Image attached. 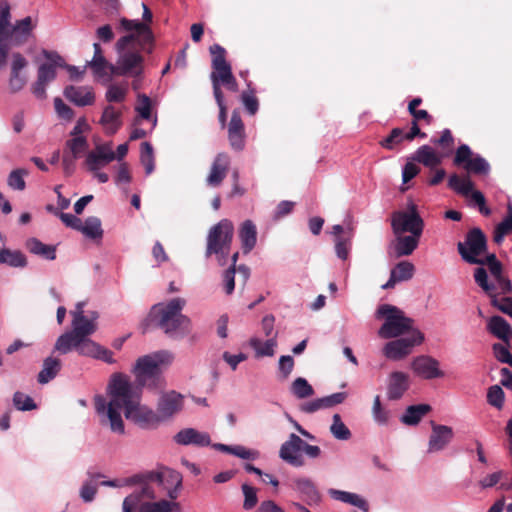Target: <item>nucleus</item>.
I'll return each instance as SVG.
<instances>
[{
	"instance_id": "47",
	"label": "nucleus",
	"mask_w": 512,
	"mask_h": 512,
	"mask_svg": "<svg viewBox=\"0 0 512 512\" xmlns=\"http://www.w3.org/2000/svg\"><path fill=\"white\" fill-rule=\"evenodd\" d=\"M87 474L90 479L83 482L79 494L80 498L85 503H90L95 499L96 493L98 491V484L95 482V479L102 477V474H92L91 472H88Z\"/></svg>"
},
{
	"instance_id": "30",
	"label": "nucleus",
	"mask_w": 512,
	"mask_h": 512,
	"mask_svg": "<svg viewBox=\"0 0 512 512\" xmlns=\"http://www.w3.org/2000/svg\"><path fill=\"white\" fill-rule=\"evenodd\" d=\"M396 239L391 244V248L394 250L396 257H403L411 255L414 250L418 247L421 236L415 235H395Z\"/></svg>"
},
{
	"instance_id": "46",
	"label": "nucleus",
	"mask_w": 512,
	"mask_h": 512,
	"mask_svg": "<svg viewBox=\"0 0 512 512\" xmlns=\"http://www.w3.org/2000/svg\"><path fill=\"white\" fill-rule=\"evenodd\" d=\"M448 187L456 193L463 196H470L474 191V184L469 177L460 178L457 174H452L448 179Z\"/></svg>"
},
{
	"instance_id": "6",
	"label": "nucleus",
	"mask_w": 512,
	"mask_h": 512,
	"mask_svg": "<svg viewBox=\"0 0 512 512\" xmlns=\"http://www.w3.org/2000/svg\"><path fill=\"white\" fill-rule=\"evenodd\" d=\"M377 318H384V323L378 330V335L383 339L397 338L411 330H414V320L407 317L404 312L396 306L382 304L377 308Z\"/></svg>"
},
{
	"instance_id": "22",
	"label": "nucleus",
	"mask_w": 512,
	"mask_h": 512,
	"mask_svg": "<svg viewBox=\"0 0 512 512\" xmlns=\"http://www.w3.org/2000/svg\"><path fill=\"white\" fill-rule=\"evenodd\" d=\"M10 19V5L7 1H2L0 3V68L4 67L7 63V31L11 27Z\"/></svg>"
},
{
	"instance_id": "37",
	"label": "nucleus",
	"mask_w": 512,
	"mask_h": 512,
	"mask_svg": "<svg viewBox=\"0 0 512 512\" xmlns=\"http://www.w3.org/2000/svg\"><path fill=\"white\" fill-rule=\"evenodd\" d=\"M488 331L498 339L508 342L511 334L510 324L501 316L490 317L487 323Z\"/></svg>"
},
{
	"instance_id": "1",
	"label": "nucleus",
	"mask_w": 512,
	"mask_h": 512,
	"mask_svg": "<svg viewBox=\"0 0 512 512\" xmlns=\"http://www.w3.org/2000/svg\"><path fill=\"white\" fill-rule=\"evenodd\" d=\"M173 355L169 351L160 350L137 359L132 372L135 383L124 373L116 372L110 376L107 385L109 401L103 395L94 397L95 410L102 425H109L114 433L124 434L125 425L121 411L127 420L142 429L157 427L159 415L146 405L141 404L143 388L153 392L162 391L166 385L162 374V366L170 364Z\"/></svg>"
},
{
	"instance_id": "16",
	"label": "nucleus",
	"mask_w": 512,
	"mask_h": 512,
	"mask_svg": "<svg viewBox=\"0 0 512 512\" xmlns=\"http://www.w3.org/2000/svg\"><path fill=\"white\" fill-rule=\"evenodd\" d=\"M289 487L308 505L318 504L321 500V494L316 484L309 477H293L290 480Z\"/></svg>"
},
{
	"instance_id": "8",
	"label": "nucleus",
	"mask_w": 512,
	"mask_h": 512,
	"mask_svg": "<svg viewBox=\"0 0 512 512\" xmlns=\"http://www.w3.org/2000/svg\"><path fill=\"white\" fill-rule=\"evenodd\" d=\"M391 227L394 235L409 233L421 236L424 221L417 210V206L413 202H409L406 211H396L392 214Z\"/></svg>"
},
{
	"instance_id": "48",
	"label": "nucleus",
	"mask_w": 512,
	"mask_h": 512,
	"mask_svg": "<svg viewBox=\"0 0 512 512\" xmlns=\"http://www.w3.org/2000/svg\"><path fill=\"white\" fill-rule=\"evenodd\" d=\"M507 211V215L495 227L493 240L496 244L502 243L504 237L512 232V204H508Z\"/></svg>"
},
{
	"instance_id": "31",
	"label": "nucleus",
	"mask_w": 512,
	"mask_h": 512,
	"mask_svg": "<svg viewBox=\"0 0 512 512\" xmlns=\"http://www.w3.org/2000/svg\"><path fill=\"white\" fill-rule=\"evenodd\" d=\"M88 342L79 341V338L68 331L58 337L54 349L61 354H67L75 349L80 355H83L82 348Z\"/></svg>"
},
{
	"instance_id": "52",
	"label": "nucleus",
	"mask_w": 512,
	"mask_h": 512,
	"mask_svg": "<svg viewBox=\"0 0 512 512\" xmlns=\"http://www.w3.org/2000/svg\"><path fill=\"white\" fill-rule=\"evenodd\" d=\"M331 434L338 440H348L351 437V432L348 427L343 423L339 414L333 415V422L330 426Z\"/></svg>"
},
{
	"instance_id": "34",
	"label": "nucleus",
	"mask_w": 512,
	"mask_h": 512,
	"mask_svg": "<svg viewBox=\"0 0 512 512\" xmlns=\"http://www.w3.org/2000/svg\"><path fill=\"white\" fill-rule=\"evenodd\" d=\"M180 504L176 500L160 499L158 501H146L140 504L138 512H178Z\"/></svg>"
},
{
	"instance_id": "33",
	"label": "nucleus",
	"mask_w": 512,
	"mask_h": 512,
	"mask_svg": "<svg viewBox=\"0 0 512 512\" xmlns=\"http://www.w3.org/2000/svg\"><path fill=\"white\" fill-rule=\"evenodd\" d=\"M328 494L333 498L334 500L341 501L343 503L350 504L352 506H355L362 510L363 512L369 511V504L368 502L361 497L360 495L352 492L337 490V489H329Z\"/></svg>"
},
{
	"instance_id": "40",
	"label": "nucleus",
	"mask_w": 512,
	"mask_h": 512,
	"mask_svg": "<svg viewBox=\"0 0 512 512\" xmlns=\"http://www.w3.org/2000/svg\"><path fill=\"white\" fill-rule=\"evenodd\" d=\"M431 411V406L428 404H417L408 406L403 415L400 417V421L408 426L417 425L421 419Z\"/></svg>"
},
{
	"instance_id": "12",
	"label": "nucleus",
	"mask_w": 512,
	"mask_h": 512,
	"mask_svg": "<svg viewBox=\"0 0 512 512\" xmlns=\"http://www.w3.org/2000/svg\"><path fill=\"white\" fill-rule=\"evenodd\" d=\"M212 54V72L210 79L213 87V95H222L221 81L232 74V67L226 61V50L219 44H214L209 48Z\"/></svg>"
},
{
	"instance_id": "45",
	"label": "nucleus",
	"mask_w": 512,
	"mask_h": 512,
	"mask_svg": "<svg viewBox=\"0 0 512 512\" xmlns=\"http://www.w3.org/2000/svg\"><path fill=\"white\" fill-rule=\"evenodd\" d=\"M27 249L35 255L41 256L47 260H54L56 258V249L52 245L42 243L37 238H30L26 242Z\"/></svg>"
},
{
	"instance_id": "21",
	"label": "nucleus",
	"mask_w": 512,
	"mask_h": 512,
	"mask_svg": "<svg viewBox=\"0 0 512 512\" xmlns=\"http://www.w3.org/2000/svg\"><path fill=\"white\" fill-rule=\"evenodd\" d=\"M245 127L240 113L234 110L228 124V140L230 146L235 151H242L245 148Z\"/></svg>"
},
{
	"instance_id": "54",
	"label": "nucleus",
	"mask_w": 512,
	"mask_h": 512,
	"mask_svg": "<svg viewBox=\"0 0 512 512\" xmlns=\"http://www.w3.org/2000/svg\"><path fill=\"white\" fill-rule=\"evenodd\" d=\"M391 273L399 282L408 281L413 277L414 265L408 261H401L396 264Z\"/></svg>"
},
{
	"instance_id": "13",
	"label": "nucleus",
	"mask_w": 512,
	"mask_h": 512,
	"mask_svg": "<svg viewBox=\"0 0 512 512\" xmlns=\"http://www.w3.org/2000/svg\"><path fill=\"white\" fill-rule=\"evenodd\" d=\"M453 163L462 166L468 173L476 175H487L490 172V164L479 154L473 155L467 144L460 145L455 153Z\"/></svg>"
},
{
	"instance_id": "62",
	"label": "nucleus",
	"mask_w": 512,
	"mask_h": 512,
	"mask_svg": "<svg viewBox=\"0 0 512 512\" xmlns=\"http://www.w3.org/2000/svg\"><path fill=\"white\" fill-rule=\"evenodd\" d=\"M506 476L504 471L493 472L479 481V485L482 489L492 488L501 482Z\"/></svg>"
},
{
	"instance_id": "58",
	"label": "nucleus",
	"mask_w": 512,
	"mask_h": 512,
	"mask_svg": "<svg viewBox=\"0 0 512 512\" xmlns=\"http://www.w3.org/2000/svg\"><path fill=\"white\" fill-rule=\"evenodd\" d=\"M241 490L244 496L243 509L251 510L258 503L257 489L247 483L242 484Z\"/></svg>"
},
{
	"instance_id": "23",
	"label": "nucleus",
	"mask_w": 512,
	"mask_h": 512,
	"mask_svg": "<svg viewBox=\"0 0 512 512\" xmlns=\"http://www.w3.org/2000/svg\"><path fill=\"white\" fill-rule=\"evenodd\" d=\"M178 445L207 447L211 445V438L207 432H200L195 428H184L173 437Z\"/></svg>"
},
{
	"instance_id": "14",
	"label": "nucleus",
	"mask_w": 512,
	"mask_h": 512,
	"mask_svg": "<svg viewBox=\"0 0 512 512\" xmlns=\"http://www.w3.org/2000/svg\"><path fill=\"white\" fill-rule=\"evenodd\" d=\"M304 440L295 433H291L288 439L282 443L279 450V457L293 467H303L305 460L301 455Z\"/></svg>"
},
{
	"instance_id": "3",
	"label": "nucleus",
	"mask_w": 512,
	"mask_h": 512,
	"mask_svg": "<svg viewBox=\"0 0 512 512\" xmlns=\"http://www.w3.org/2000/svg\"><path fill=\"white\" fill-rule=\"evenodd\" d=\"M186 304L184 298L175 297L153 305L149 314L151 322L170 339L185 338L192 331L191 319L183 314Z\"/></svg>"
},
{
	"instance_id": "26",
	"label": "nucleus",
	"mask_w": 512,
	"mask_h": 512,
	"mask_svg": "<svg viewBox=\"0 0 512 512\" xmlns=\"http://www.w3.org/2000/svg\"><path fill=\"white\" fill-rule=\"evenodd\" d=\"M99 124L103 127L105 134L114 135L121 128L122 111L109 104L103 108Z\"/></svg>"
},
{
	"instance_id": "56",
	"label": "nucleus",
	"mask_w": 512,
	"mask_h": 512,
	"mask_svg": "<svg viewBox=\"0 0 512 512\" xmlns=\"http://www.w3.org/2000/svg\"><path fill=\"white\" fill-rule=\"evenodd\" d=\"M28 175V171L26 169H15L12 170L8 176L7 183L8 186L17 191H23L26 187V182L24 177Z\"/></svg>"
},
{
	"instance_id": "36",
	"label": "nucleus",
	"mask_w": 512,
	"mask_h": 512,
	"mask_svg": "<svg viewBox=\"0 0 512 512\" xmlns=\"http://www.w3.org/2000/svg\"><path fill=\"white\" fill-rule=\"evenodd\" d=\"M488 270L492 278L489 282L496 285V290H499L500 294L507 295L512 292V282L504 276L501 262L488 266Z\"/></svg>"
},
{
	"instance_id": "19",
	"label": "nucleus",
	"mask_w": 512,
	"mask_h": 512,
	"mask_svg": "<svg viewBox=\"0 0 512 512\" xmlns=\"http://www.w3.org/2000/svg\"><path fill=\"white\" fill-rule=\"evenodd\" d=\"M431 435L428 441V453H435L444 450L453 440L454 432L450 426L431 422Z\"/></svg>"
},
{
	"instance_id": "60",
	"label": "nucleus",
	"mask_w": 512,
	"mask_h": 512,
	"mask_svg": "<svg viewBox=\"0 0 512 512\" xmlns=\"http://www.w3.org/2000/svg\"><path fill=\"white\" fill-rule=\"evenodd\" d=\"M126 94V88H123L116 84H111L105 93V99L109 103H120L125 100Z\"/></svg>"
},
{
	"instance_id": "50",
	"label": "nucleus",
	"mask_w": 512,
	"mask_h": 512,
	"mask_svg": "<svg viewBox=\"0 0 512 512\" xmlns=\"http://www.w3.org/2000/svg\"><path fill=\"white\" fill-rule=\"evenodd\" d=\"M291 393L299 399H304L312 396L314 389L305 378L298 377L291 384Z\"/></svg>"
},
{
	"instance_id": "59",
	"label": "nucleus",
	"mask_w": 512,
	"mask_h": 512,
	"mask_svg": "<svg viewBox=\"0 0 512 512\" xmlns=\"http://www.w3.org/2000/svg\"><path fill=\"white\" fill-rule=\"evenodd\" d=\"M403 140H406L403 129L393 128L390 134L383 139L380 144L388 150H393L395 146L400 144Z\"/></svg>"
},
{
	"instance_id": "41",
	"label": "nucleus",
	"mask_w": 512,
	"mask_h": 512,
	"mask_svg": "<svg viewBox=\"0 0 512 512\" xmlns=\"http://www.w3.org/2000/svg\"><path fill=\"white\" fill-rule=\"evenodd\" d=\"M93 49H94L93 58H92V60H90L86 63V66H88L92 69L95 76L103 77L104 75H106V70L110 71V65H112V64L109 63L103 56L102 48L99 43H94Z\"/></svg>"
},
{
	"instance_id": "11",
	"label": "nucleus",
	"mask_w": 512,
	"mask_h": 512,
	"mask_svg": "<svg viewBox=\"0 0 512 512\" xmlns=\"http://www.w3.org/2000/svg\"><path fill=\"white\" fill-rule=\"evenodd\" d=\"M475 283L490 297L491 305L500 310L502 313L512 317V297H499V290L496 285L489 282L487 270L477 267L474 270Z\"/></svg>"
},
{
	"instance_id": "35",
	"label": "nucleus",
	"mask_w": 512,
	"mask_h": 512,
	"mask_svg": "<svg viewBox=\"0 0 512 512\" xmlns=\"http://www.w3.org/2000/svg\"><path fill=\"white\" fill-rule=\"evenodd\" d=\"M28 264L26 255L20 250H12L6 247L0 249V265L11 268H25Z\"/></svg>"
},
{
	"instance_id": "10",
	"label": "nucleus",
	"mask_w": 512,
	"mask_h": 512,
	"mask_svg": "<svg viewBox=\"0 0 512 512\" xmlns=\"http://www.w3.org/2000/svg\"><path fill=\"white\" fill-rule=\"evenodd\" d=\"M425 337L419 329L411 330V335L387 342L383 349V355L392 361H400L410 355L415 346L423 343Z\"/></svg>"
},
{
	"instance_id": "32",
	"label": "nucleus",
	"mask_w": 512,
	"mask_h": 512,
	"mask_svg": "<svg viewBox=\"0 0 512 512\" xmlns=\"http://www.w3.org/2000/svg\"><path fill=\"white\" fill-rule=\"evenodd\" d=\"M143 498L154 500L157 498V494L153 488L148 486L140 487L139 490L134 491L124 498L122 503L123 512H132L137 507Z\"/></svg>"
},
{
	"instance_id": "61",
	"label": "nucleus",
	"mask_w": 512,
	"mask_h": 512,
	"mask_svg": "<svg viewBox=\"0 0 512 512\" xmlns=\"http://www.w3.org/2000/svg\"><path fill=\"white\" fill-rule=\"evenodd\" d=\"M294 368V359L290 355H282L279 358L278 369L282 379H287Z\"/></svg>"
},
{
	"instance_id": "15",
	"label": "nucleus",
	"mask_w": 512,
	"mask_h": 512,
	"mask_svg": "<svg viewBox=\"0 0 512 512\" xmlns=\"http://www.w3.org/2000/svg\"><path fill=\"white\" fill-rule=\"evenodd\" d=\"M183 408V396L176 391L162 393L157 402L156 413L159 415V422L162 423L171 419Z\"/></svg>"
},
{
	"instance_id": "49",
	"label": "nucleus",
	"mask_w": 512,
	"mask_h": 512,
	"mask_svg": "<svg viewBox=\"0 0 512 512\" xmlns=\"http://www.w3.org/2000/svg\"><path fill=\"white\" fill-rule=\"evenodd\" d=\"M88 141L84 136L72 137L66 141V149L71 156L80 158L88 149Z\"/></svg>"
},
{
	"instance_id": "44",
	"label": "nucleus",
	"mask_w": 512,
	"mask_h": 512,
	"mask_svg": "<svg viewBox=\"0 0 512 512\" xmlns=\"http://www.w3.org/2000/svg\"><path fill=\"white\" fill-rule=\"evenodd\" d=\"M80 232L88 239L100 240L103 237V229L100 218L90 216L82 223Z\"/></svg>"
},
{
	"instance_id": "63",
	"label": "nucleus",
	"mask_w": 512,
	"mask_h": 512,
	"mask_svg": "<svg viewBox=\"0 0 512 512\" xmlns=\"http://www.w3.org/2000/svg\"><path fill=\"white\" fill-rule=\"evenodd\" d=\"M492 349L494 356L498 361L512 366V354L506 346L501 343H495Z\"/></svg>"
},
{
	"instance_id": "43",
	"label": "nucleus",
	"mask_w": 512,
	"mask_h": 512,
	"mask_svg": "<svg viewBox=\"0 0 512 512\" xmlns=\"http://www.w3.org/2000/svg\"><path fill=\"white\" fill-rule=\"evenodd\" d=\"M276 334L266 341H262L257 337L250 339L249 344L254 349L257 357H272L277 346Z\"/></svg>"
},
{
	"instance_id": "55",
	"label": "nucleus",
	"mask_w": 512,
	"mask_h": 512,
	"mask_svg": "<svg viewBox=\"0 0 512 512\" xmlns=\"http://www.w3.org/2000/svg\"><path fill=\"white\" fill-rule=\"evenodd\" d=\"M13 405L19 411H31L37 408L34 400L23 392L16 391L13 394Z\"/></svg>"
},
{
	"instance_id": "9",
	"label": "nucleus",
	"mask_w": 512,
	"mask_h": 512,
	"mask_svg": "<svg viewBox=\"0 0 512 512\" xmlns=\"http://www.w3.org/2000/svg\"><path fill=\"white\" fill-rule=\"evenodd\" d=\"M457 250L466 263H481L480 256L487 250V238L480 228L474 227L467 232L463 242H458Z\"/></svg>"
},
{
	"instance_id": "64",
	"label": "nucleus",
	"mask_w": 512,
	"mask_h": 512,
	"mask_svg": "<svg viewBox=\"0 0 512 512\" xmlns=\"http://www.w3.org/2000/svg\"><path fill=\"white\" fill-rule=\"evenodd\" d=\"M138 98H139L140 104L138 106H136V108H135L136 112L140 115L141 118L146 119V120L150 119V117H151L150 98L145 94L139 95Z\"/></svg>"
},
{
	"instance_id": "29",
	"label": "nucleus",
	"mask_w": 512,
	"mask_h": 512,
	"mask_svg": "<svg viewBox=\"0 0 512 512\" xmlns=\"http://www.w3.org/2000/svg\"><path fill=\"white\" fill-rule=\"evenodd\" d=\"M238 234L242 251L247 255L255 248L257 243L256 225L251 220L247 219L241 223Z\"/></svg>"
},
{
	"instance_id": "7",
	"label": "nucleus",
	"mask_w": 512,
	"mask_h": 512,
	"mask_svg": "<svg viewBox=\"0 0 512 512\" xmlns=\"http://www.w3.org/2000/svg\"><path fill=\"white\" fill-rule=\"evenodd\" d=\"M42 55L48 62H44L38 67L37 80L31 87L32 93L38 99L46 98V87L55 80L56 68L64 65V59L55 51L43 50Z\"/></svg>"
},
{
	"instance_id": "53",
	"label": "nucleus",
	"mask_w": 512,
	"mask_h": 512,
	"mask_svg": "<svg viewBox=\"0 0 512 512\" xmlns=\"http://www.w3.org/2000/svg\"><path fill=\"white\" fill-rule=\"evenodd\" d=\"M372 417L381 426L387 425L390 419V411L382 407L379 395L375 396L373 401Z\"/></svg>"
},
{
	"instance_id": "17",
	"label": "nucleus",
	"mask_w": 512,
	"mask_h": 512,
	"mask_svg": "<svg viewBox=\"0 0 512 512\" xmlns=\"http://www.w3.org/2000/svg\"><path fill=\"white\" fill-rule=\"evenodd\" d=\"M440 363L437 359L429 355H420L415 357L411 362L413 372L426 380L441 378L444 372L439 368Z\"/></svg>"
},
{
	"instance_id": "24",
	"label": "nucleus",
	"mask_w": 512,
	"mask_h": 512,
	"mask_svg": "<svg viewBox=\"0 0 512 512\" xmlns=\"http://www.w3.org/2000/svg\"><path fill=\"white\" fill-rule=\"evenodd\" d=\"M410 386L409 376L401 371H394L388 377L387 398L391 401L403 397Z\"/></svg>"
},
{
	"instance_id": "28",
	"label": "nucleus",
	"mask_w": 512,
	"mask_h": 512,
	"mask_svg": "<svg viewBox=\"0 0 512 512\" xmlns=\"http://www.w3.org/2000/svg\"><path fill=\"white\" fill-rule=\"evenodd\" d=\"M78 314H81L80 312ZM97 329V323L94 319H89L88 316L78 315L77 318L72 320L73 335L79 338V341L89 342L92 341L88 337L92 335Z\"/></svg>"
},
{
	"instance_id": "20",
	"label": "nucleus",
	"mask_w": 512,
	"mask_h": 512,
	"mask_svg": "<svg viewBox=\"0 0 512 512\" xmlns=\"http://www.w3.org/2000/svg\"><path fill=\"white\" fill-rule=\"evenodd\" d=\"M34 28L35 24H33L32 18L30 16L18 20L15 22L14 25H11V27L7 31L8 49L10 48L11 44L19 46L25 43L27 39L31 36Z\"/></svg>"
},
{
	"instance_id": "27",
	"label": "nucleus",
	"mask_w": 512,
	"mask_h": 512,
	"mask_svg": "<svg viewBox=\"0 0 512 512\" xmlns=\"http://www.w3.org/2000/svg\"><path fill=\"white\" fill-rule=\"evenodd\" d=\"M230 160L226 153H218L211 165L210 173L206 179L208 186H219L227 175Z\"/></svg>"
},
{
	"instance_id": "2",
	"label": "nucleus",
	"mask_w": 512,
	"mask_h": 512,
	"mask_svg": "<svg viewBox=\"0 0 512 512\" xmlns=\"http://www.w3.org/2000/svg\"><path fill=\"white\" fill-rule=\"evenodd\" d=\"M120 28L132 32L120 37L115 50L117 61L110 65V74L115 76H140L143 71L144 58L141 51L151 53L154 44V35L149 25L140 20H130L125 17L119 21Z\"/></svg>"
},
{
	"instance_id": "57",
	"label": "nucleus",
	"mask_w": 512,
	"mask_h": 512,
	"mask_svg": "<svg viewBox=\"0 0 512 512\" xmlns=\"http://www.w3.org/2000/svg\"><path fill=\"white\" fill-rule=\"evenodd\" d=\"M505 400V394L503 389L499 385H493L489 387L487 392V402L495 407L496 409L500 410L503 408Z\"/></svg>"
},
{
	"instance_id": "39",
	"label": "nucleus",
	"mask_w": 512,
	"mask_h": 512,
	"mask_svg": "<svg viewBox=\"0 0 512 512\" xmlns=\"http://www.w3.org/2000/svg\"><path fill=\"white\" fill-rule=\"evenodd\" d=\"M61 369V361L54 357H47L43 361L42 369L38 373V383L44 385L53 380Z\"/></svg>"
},
{
	"instance_id": "42",
	"label": "nucleus",
	"mask_w": 512,
	"mask_h": 512,
	"mask_svg": "<svg viewBox=\"0 0 512 512\" xmlns=\"http://www.w3.org/2000/svg\"><path fill=\"white\" fill-rule=\"evenodd\" d=\"M82 352L84 356L93 357L99 360H102L108 364L115 363V359L113 358V352L94 341H89L86 345L83 346Z\"/></svg>"
},
{
	"instance_id": "18",
	"label": "nucleus",
	"mask_w": 512,
	"mask_h": 512,
	"mask_svg": "<svg viewBox=\"0 0 512 512\" xmlns=\"http://www.w3.org/2000/svg\"><path fill=\"white\" fill-rule=\"evenodd\" d=\"M114 159L115 152L112 150V145L110 143L99 144L86 155L85 165L90 171L96 172Z\"/></svg>"
},
{
	"instance_id": "25",
	"label": "nucleus",
	"mask_w": 512,
	"mask_h": 512,
	"mask_svg": "<svg viewBox=\"0 0 512 512\" xmlns=\"http://www.w3.org/2000/svg\"><path fill=\"white\" fill-rule=\"evenodd\" d=\"M64 96L79 107L89 106L95 102L93 89L88 86H67L64 89Z\"/></svg>"
},
{
	"instance_id": "4",
	"label": "nucleus",
	"mask_w": 512,
	"mask_h": 512,
	"mask_svg": "<svg viewBox=\"0 0 512 512\" xmlns=\"http://www.w3.org/2000/svg\"><path fill=\"white\" fill-rule=\"evenodd\" d=\"M182 480L180 472L168 467H160L157 470L145 471L126 478L125 485L153 488L152 484H156L162 488L169 499L176 500L182 487Z\"/></svg>"
},
{
	"instance_id": "5",
	"label": "nucleus",
	"mask_w": 512,
	"mask_h": 512,
	"mask_svg": "<svg viewBox=\"0 0 512 512\" xmlns=\"http://www.w3.org/2000/svg\"><path fill=\"white\" fill-rule=\"evenodd\" d=\"M234 225L229 219H222L213 225L206 237L205 257H214L220 266H225L231 251Z\"/></svg>"
},
{
	"instance_id": "51",
	"label": "nucleus",
	"mask_w": 512,
	"mask_h": 512,
	"mask_svg": "<svg viewBox=\"0 0 512 512\" xmlns=\"http://www.w3.org/2000/svg\"><path fill=\"white\" fill-rule=\"evenodd\" d=\"M141 163L145 167L146 175H150L155 168V159L153 147L149 142H143L141 144Z\"/></svg>"
},
{
	"instance_id": "38",
	"label": "nucleus",
	"mask_w": 512,
	"mask_h": 512,
	"mask_svg": "<svg viewBox=\"0 0 512 512\" xmlns=\"http://www.w3.org/2000/svg\"><path fill=\"white\" fill-rule=\"evenodd\" d=\"M412 160L431 169L442 162V158L429 145L419 147L413 154Z\"/></svg>"
}]
</instances>
